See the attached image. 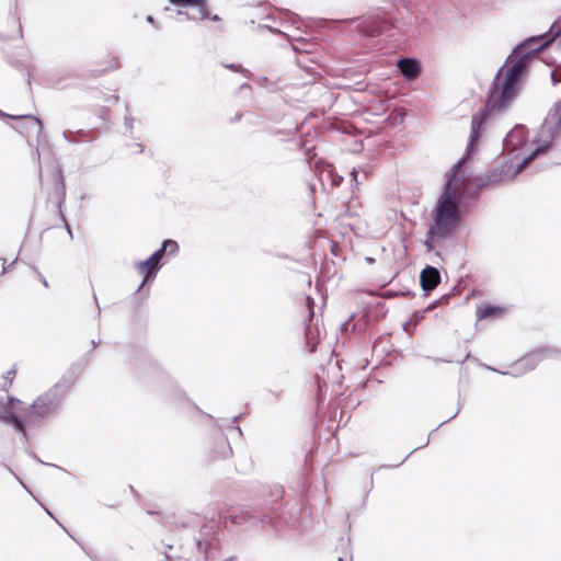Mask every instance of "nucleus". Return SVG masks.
Instances as JSON below:
<instances>
[{
    "mask_svg": "<svg viewBox=\"0 0 561 561\" xmlns=\"http://www.w3.org/2000/svg\"><path fill=\"white\" fill-rule=\"evenodd\" d=\"M506 312L505 308L493 305H481L477 308V318L478 320H482L485 318H500Z\"/></svg>",
    "mask_w": 561,
    "mask_h": 561,
    "instance_id": "nucleus-6",
    "label": "nucleus"
},
{
    "mask_svg": "<svg viewBox=\"0 0 561 561\" xmlns=\"http://www.w3.org/2000/svg\"><path fill=\"white\" fill-rule=\"evenodd\" d=\"M501 179H493L492 182H496V181H500Z\"/></svg>",
    "mask_w": 561,
    "mask_h": 561,
    "instance_id": "nucleus-21",
    "label": "nucleus"
},
{
    "mask_svg": "<svg viewBox=\"0 0 561 561\" xmlns=\"http://www.w3.org/2000/svg\"><path fill=\"white\" fill-rule=\"evenodd\" d=\"M561 127V101L557 102L542 123L537 138L530 145L534 149L527 150L522 161L516 164L514 174L520 172L539 152L547 149L558 136Z\"/></svg>",
    "mask_w": 561,
    "mask_h": 561,
    "instance_id": "nucleus-2",
    "label": "nucleus"
},
{
    "mask_svg": "<svg viewBox=\"0 0 561 561\" xmlns=\"http://www.w3.org/2000/svg\"><path fill=\"white\" fill-rule=\"evenodd\" d=\"M19 403H20V401H19V400H15V401L10 400V404H11V407H12V408H14V407H15V404H19Z\"/></svg>",
    "mask_w": 561,
    "mask_h": 561,
    "instance_id": "nucleus-15",
    "label": "nucleus"
},
{
    "mask_svg": "<svg viewBox=\"0 0 561 561\" xmlns=\"http://www.w3.org/2000/svg\"><path fill=\"white\" fill-rule=\"evenodd\" d=\"M179 250V244L174 240H165L162 243L161 249L157 250V253H160V257L163 256L164 253L174 254Z\"/></svg>",
    "mask_w": 561,
    "mask_h": 561,
    "instance_id": "nucleus-9",
    "label": "nucleus"
},
{
    "mask_svg": "<svg viewBox=\"0 0 561 561\" xmlns=\"http://www.w3.org/2000/svg\"><path fill=\"white\" fill-rule=\"evenodd\" d=\"M15 375V370L14 369H11L7 373V376L4 377V382H3V386L7 387V386H10L12 383V380H13V377Z\"/></svg>",
    "mask_w": 561,
    "mask_h": 561,
    "instance_id": "nucleus-11",
    "label": "nucleus"
},
{
    "mask_svg": "<svg viewBox=\"0 0 561 561\" xmlns=\"http://www.w3.org/2000/svg\"><path fill=\"white\" fill-rule=\"evenodd\" d=\"M161 260L160 253L154 252L146 261L139 262L137 267L141 274L145 275V280L154 272L158 267L159 261Z\"/></svg>",
    "mask_w": 561,
    "mask_h": 561,
    "instance_id": "nucleus-8",
    "label": "nucleus"
},
{
    "mask_svg": "<svg viewBox=\"0 0 561 561\" xmlns=\"http://www.w3.org/2000/svg\"><path fill=\"white\" fill-rule=\"evenodd\" d=\"M65 192H64V183L61 182L60 186V196L64 198Z\"/></svg>",
    "mask_w": 561,
    "mask_h": 561,
    "instance_id": "nucleus-17",
    "label": "nucleus"
},
{
    "mask_svg": "<svg viewBox=\"0 0 561 561\" xmlns=\"http://www.w3.org/2000/svg\"><path fill=\"white\" fill-rule=\"evenodd\" d=\"M227 67H228V68H230V69H232V70H236L234 65H229V66H227Z\"/></svg>",
    "mask_w": 561,
    "mask_h": 561,
    "instance_id": "nucleus-19",
    "label": "nucleus"
},
{
    "mask_svg": "<svg viewBox=\"0 0 561 561\" xmlns=\"http://www.w3.org/2000/svg\"><path fill=\"white\" fill-rule=\"evenodd\" d=\"M398 68L405 79H415L420 72V65L415 59L403 58L398 61Z\"/></svg>",
    "mask_w": 561,
    "mask_h": 561,
    "instance_id": "nucleus-5",
    "label": "nucleus"
},
{
    "mask_svg": "<svg viewBox=\"0 0 561 561\" xmlns=\"http://www.w3.org/2000/svg\"><path fill=\"white\" fill-rule=\"evenodd\" d=\"M147 21H148V22H150V23H152V22H153L152 16H150V15H149V16L147 18Z\"/></svg>",
    "mask_w": 561,
    "mask_h": 561,
    "instance_id": "nucleus-18",
    "label": "nucleus"
},
{
    "mask_svg": "<svg viewBox=\"0 0 561 561\" xmlns=\"http://www.w3.org/2000/svg\"><path fill=\"white\" fill-rule=\"evenodd\" d=\"M552 39L553 37L546 39L545 36L526 39L515 48L507 57L505 64L499 69L490 90L485 112H480L472 116L467 154L454 167L445 185V191L437 201L426 239L428 250L433 248V241L450 236L459 224V203L466 191V179L460 174V168L465 159L473 152L482 135L488 114L501 112L510 105L520 88L530 60L537 51L546 47Z\"/></svg>",
    "mask_w": 561,
    "mask_h": 561,
    "instance_id": "nucleus-1",
    "label": "nucleus"
},
{
    "mask_svg": "<svg viewBox=\"0 0 561 561\" xmlns=\"http://www.w3.org/2000/svg\"><path fill=\"white\" fill-rule=\"evenodd\" d=\"M1 419H2L3 421H10V420H12V421H14V423H15V425H16V427H18L19 430H21V428H22V425H21L20 421L16 419V416H15V414H14L13 412H11V413H4V414L1 416Z\"/></svg>",
    "mask_w": 561,
    "mask_h": 561,
    "instance_id": "nucleus-10",
    "label": "nucleus"
},
{
    "mask_svg": "<svg viewBox=\"0 0 561 561\" xmlns=\"http://www.w3.org/2000/svg\"><path fill=\"white\" fill-rule=\"evenodd\" d=\"M347 325H348V323H347V322H345V323L343 324V329H345V330H346V329H347Z\"/></svg>",
    "mask_w": 561,
    "mask_h": 561,
    "instance_id": "nucleus-20",
    "label": "nucleus"
},
{
    "mask_svg": "<svg viewBox=\"0 0 561 561\" xmlns=\"http://www.w3.org/2000/svg\"><path fill=\"white\" fill-rule=\"evenodd\" d=\"M125 123L128 128H131L133 121L130 118L126 117Z\"/></svg>",
    "mask_w": 561,
    "mask_h": 561,
    "instance_id": "nucleus-13",
    "label": "nucleus"
},
{
    "mask_svg": "<svg viewBox=\"0 0 561 561\" xmlns=\"http://www.w3.org/2000/svg\"><path fill=\"white\" fill-rule=\"evenodd\" d=\"M27 117L32 119V122L35 125L37 131L41 133L42 131V122L38 118L33 117V116H27Z\"/></svg>",
    "mask_w": 561,
    "mask_h": 561,
    "instance_id": "nucleus-12",
    "label": "nucleus"
},
{
    "mask_svg": "<svg viewBox=\"0 0 561 561\" xmlns=\"http://www.w3.org/2000/svg\"><path fill=\"white\" fill-rule=\"evenodd\" d=\"M178 14L182 15V14H186L188 19H193L192 16H190L186 12H184L183 10H179L178 11Z\"/></svg>",
    "mask_w": 561,
    "mask_h": 561,
    "instance_id": "nucleus-16",
    "label": "nucleus"
},
{
    "mask_svg": "<svg viewBox=\"0 0 561 561\" xmlns=\"http://www.w3.org/2000/svg\"><path fill=\"white\" fill-rule=\"evenodd\" d=\"M421 285L424 290L434 289L440 282V274L437 268L426 266L420 276Z\"/></svg>",
    "mask_w": 561,
    "mask_h": 561,
    "instance_id": "nucleus-4",
    "label": "nucleus"
},
{
    "mask_svg": "<svg viewBox=\"0 0 561 561\" xmlns=\"http://www.w3.org/2000/svg\"><path fill=\"white\" fill-rule=\"evenodd\" d=\"M351 174L353 176V180L357 183V171L354 169Z\"/></svg>",
    "mask_w": 561,
    "mask_h": 561,
    "instance_id": "nucleus-14",
    "label": "nucleus"
},
{
    "mask_svg": "<svg viewBox=\"0 0 561 561\" xmlns=\"http://www.w3.org/2000/svg\"><path fill=\"white\" fill-rule=\"evenodd\" d=\"M526 129L522 125L515 126L505 137L504 147L510 151H517L527 146Z\"/></svg>",
    "mask_w": 561,
    "mask_h": 561,
    "instance_id": "nucleus-3",
    "label": "nucleus"
},
{
    "mask_svg": "<svg viewBox=\"0 0 561 561\" xmlns=\"http://www.w3.org/2000/svg\"><path fill=\"white\" fill-rule=\"evenodd\" d=\"M174 5L195 8L198 13V19L204 20L207 18V4L205 0H169Z\"/></svg>",
    "mask_w": 561,
    "mask_h": 561,
    "instance_id": "nucleus-7",
    "label": "nucleus"
}]
</instances>
